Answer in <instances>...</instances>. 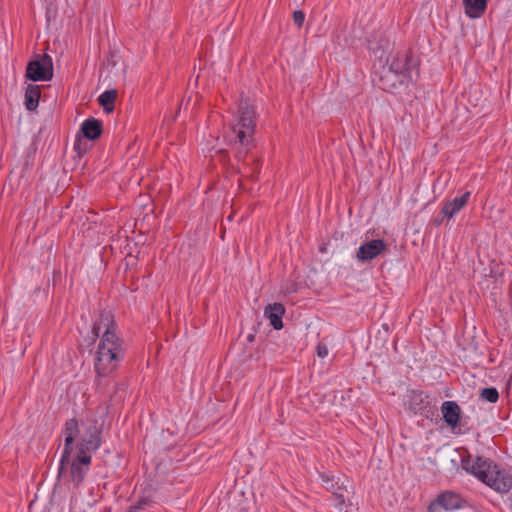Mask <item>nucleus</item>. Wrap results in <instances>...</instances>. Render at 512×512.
<instances>
[{"mask_svg": "<svg viewBox=\"0 0 512 512\" xmlns=\"http://www.w3.org/2000/svg\"><path fill=\"white\" fill-rule=\"evenodd\" d=\"M80 131L83 133L85 138L94 141L101 136L102 121L90 117L81 124Z\"/></svg>", "mask_w": 512, "mask_h": 512, "instance_id": "13", "label": "nucleus"}, {"mask_svg": "<svg viewBox=\"0 0 512 512\" xmlns=\"http://www.w3.org/2000/svg\"><path fill=\"white\" fill-rule=\"evenodd\" d=\"M26 77L34 82L50 80L53 77L52 57L44 54L41 59L29 62Z\"/></svg>", "mask_w": 512, "mask_h": 512, "instance_id": "6", "label": "nucleus"}, {"mask_svg": "<svg viewBox=\"0 0 512 512\" xmlns=\"http://www.w3.org/2000/svg\"><path fill=\"white\" fill-rule=\"evenodd\" d=\"M471 193L465 192L459 197H455L452 200L446 201L441 209V214L447 219H452L468 202Z\"/></svg>", "mask_w": 512, "mask_h": 512, "instance_id": "10", "label": "nucleus"}, {"mask_svg": "<svg viewBox=\"0 0 512 512\" xmlns=\"http://www.w3.org/2000/svg\"><path fill=\"white\" fill-rule=\"evenodd\" d=\"M90 464L91 463L80 462L79 456H75L72 461H70V457H68V462H65V468L62 473H59V475L62 476L69 470L72 482L78 485L83 481L86 473L89 470ZM58 472H60V470Z\"/></svg>", "mask_w": 512, "mask_h": 512, "instance_id": "9", "label": "nucleus"}, {"mask_svg": "<svg viewBox=\"0 0 512 512\" xmlns=\"http://www.w3.org/2000/svg\"><path fill=\"white\" fill-rule=\"evenodd\" d=\"M257 123L255 107L246 98L238 103L237 116L228 135L229 144L238 162H241L245 173L257 180L261 170L260 159L252 154L254 133Z\"/></svg>", "mask_w": 512, "mask_h": 512, "instance_id": "1", "label": "nucleus"}, {"mask_svg": "<svg viewBox=\"0 0 512 512\" xmlns=\"http://www.w3.org/2000/svg\"><path fill=\"white\" fill-rule=\"evenodd\" d=\"M336 500H337V506L343 505L345 503V498L342 494H338L336 491L334 492Z\"/></svg>", "mask_w": 512, "mask_h": 512, "instance_id": "22", "label": "nucleus"}, {"mask_svg": "<svg viewBox=\"0 0 512 512\" xmlns=\"http://www.w3.org/2000/svg\"><path fill=\"white\" fill-rule=\"evenodd\" d=\"M117 97L116 90H106L98 98L100 106L103 107L104 111L109 113L114 109V103Z\"/></svg>", "mask_w": 512, "mask_h": 512, "instance_id": "16", "label": "nucleus"}, {"mask_svg": "<svg viewBox=\"0 0 512 512\" xmlns=\"http://www.w3.org/2000/svg\"><path fill=\"white\" fill-rule=\"evenodd\" d=\"M444 218H445V217H443V215L440 213L437 217H435V218L433 219V223H434V225H435V226H440V225L442 224V222H443V219H444Z\"/></svg>", "mask_w": 512, "mask_h": 512, "instance_id": "23", "label": "nucleus"}, {"mask_svg": "<svg viewBox=\"0 0 512 512\" xmlns=\"http://www.w3.org/2000/svg\"><path fill=\"white\" fill-rule=\"evenodd\" d=\"M508 393H512V386H507Z\"/></svg>", "mask_w": 512, "mask_h": 512, "instance_id": "26", "label": "nucleus"}, {"mask_svg": "<svg viewBox=\"0 0 512 512\" xmlns=\"http://www.w3.org/2000/svg\"><path fill=\"white\" fill-rule=\"evenodd\" d=\"M92 342L100 338L96 357L95 371L98 376H108L123 361L125 348L123 341L117 335V324L109 311L101 312L92 326Z\"/></svg>", "mask_w": 512, "mask_h": 512, "instance_id": "2", "label": "nucleus"}, {"mask_svg": "<svg viewBox=\"0 0 512 512\" xmlns=\"http://www.w3.org/2000/svg\"><path fill=\"white\" fill-rule=\"evenodd\" d=\"M464 468L498 493H507L512 487L511 476L487 459L477 457L472 464H464Z\"/></svg>", "mask_w": 512, "mask_h": 512, "instance_id": "4", "label": "nucleus"}, {"mask_svg": "<svg viewBox=\"0 0 512 512\" xmlns=\"http://www.w3.org/2000/svg\"><path fill=\"white\" fill-rule=\"evenodd\" d=\"M285 314V307L281 303H273L269 304L264 311V315L270 321V325L275 330H280L283 328L282 318Z\"/></svg>", "mask_w": 512, "mask_h": 512, "instance_id": "12", "label": "nucleus"}, {"mask_svg": "<svg viewBox=\"0 0 512 512\" xmlns=\"http://www.w3.org/2000/svg\"><path fill=\"white\" fill-rule=\"evenodd\" d=\"M419 59L411 52H399L390 62L389 70L397 77L401 85L407 86L417 80Z\"/></svg>", "mask_w": 512, "mask_h": 512, "instance_id": "5", "label": "nucleus"}, {"mask_svg": "<svg viewBox=\"0 0 512 512\" xmlns=\"http://www.w3.org/2000/svg\"><path fill=\"white\" fill-rule=\"evenodd\" d=\"M319 477L321 479L322 486L328 491L335 492L338 489V482L335 480V477L332 473L321 472L319 473Z\"/></svg>", "mask_w": 512, "mask_h": 512, "instance_id": "17", "label": "nucleus"}, {"mask_svg": "<svg viewBox=\"0 0 512 512\" xmlns=\"http://www.w3.org/2000/svg\"><path fill=\"white\" fill-rule=\"evenodd\" d=\"M441 412L445 423L455 429L460 420L461 409L456 401H445L441 405Z\"/></svg>", "mask_w": 512, "mask_h": 512, "instance_id": "11", "label": "nucleus"}, {"mask_svg": "<svg viewBox=\"0 0 512 512\" xmlns=\"http://www.w3.org/2000/svg\"><path fill=\"white\" fill-rule=\"evenodd\" d=\"M153 503V499L149 495H143L138 498V500L129 507L132 512H142L147 510L151 504Z\"/></svg>", "mask_w": 512, "mask_h": 512, "instance_id": "18", "label": "nucleus"}, {"mask_svg": "<svg viewBox=\"0 0 512 512\" xmlns=\"http://www.w3.org/2000/svg\"><path fill=\"white\" fill-rule=\"evenodd\" d=\"M62 433L64 449L60 458V473L65 468V462H68L76 440V456L80 457L82 463H91L92 453L96 452L102 444L101 429L95 417H88L80 424L75 418L69 419L66 421Z\"/></svg>", "mask_w": 512, "mask_h": 512, "instance_id": "3", "label": "nucleus"}, {"mask_svg": "<svg viewBox=\"0 0 512 512\" xmlns=\"http://www.w3.org/2000/svg\"><path fill=\"white\" fill-rule=\"evenodd\" d=\"M41 96L40 86L35 84H29L26 87L24 96V105L28 111H35L39 105V99Z\"/></svg>", "mask_w": 512, "mask_h": 512, "instance_id": "14", "label": "nucleus"}, {"mask_svg": "<svg viewBox=\"0 0 512 512\" xmlns=\"http://www.w3.org/2000/svg\"><path fill=\"white\" fill-rule=\"evenodd\" d=\"M464 504L465 501L459 494L452 491H444L429 504L428 512L453 511L462 508Z\"/></svg>", "mask_w": 512, "mask_h": 512, "instance_id": "7", "label": "nucleus"}, {"mask_svg": "<svg viewBox=\"0 0 512 512\" xmlns=\"http://www.w3.org/2000/svg\"><path fill=\"white\" fill-rule=\"evenodd\" d=\"M293 21H294V24L300 28L302 27L304 21H305V14L303 11L301 10H296L293 12Z\"/></svg>", "mask_w": 512, "mask_h": 512, "instance_id": "20", "label": "nucleus"}, {"mask_svg": "<svg viewBox=\"0 0 512 512\" xmlns=\"http://www.w3.org/2000/svg\"><path fill=\"white\" fill-rule=\"evenodd\" d=\"M480 396L482 399L486 400L489 403H495L498 401L499 393L496 388L487 387L481 391Z\"/></svg>", "mask_w": 512, "mask_h": 512, "instance_id": "19", "label": "nucleus"}, {"mask_svg": "<svg viewBox=\"0 0 512 512\" xmlns=\"http://www.w3.org/2000/svg\"><path fill=\"white\" fill-rule=\"evenodd\" d=\"M463 5L469 18H479L487 8V0H463Z\"/></svg>", "mask_w": 512, "mask_h": 512, "instance_id": "15", "label": "nucleus"}, {"mask_svg": "<svg viewBox=\"0 0 512 512\" xmlns=\"http://www.w3.org/2000/svg\"><path fill=\"white\" fill-rule=\"evenodd\" d=\"M126 512H132L130 509H128Z\"/></svg>", "mask_w": 512, "mask_h": 512, "instance_id": "27", "label": "nucleus"}, {"mask_svg": "<svg viewBox=\"0 0 512 512\" xmlns=\"http://www.w3.org/2000/svg\"><path fill=\"white\" fill-rule=\"evenodd\" d=\"M387 249V244L382 239H373L360 245L356 252V259L361 263L369 262Z\"/></svg>", "mask_w": 512, "mask_h": 512, "instance_id": "8", "label": "nucleus"}, {"mask_svg": "<svg viewBox=\"0 0 512 512\" xmlns=\"http://www.w3.org/2000/svg\"><path fill=\"white\" fill-rule=\"evenodd\" d=\"M247 339H248L249 342H252L254 340V335L253 334H249Z\"/></svg>", "mask_w": 512, "mask_h": 512, "instance_id": "25", "label": "nucleus"}, {"mask_svg": "<svg viewBox=\"0 0 512 512\" xmlns=\"http://www.w3.org/2000/svg\"><path fill=\"white\" fill-rule=\"evenodd\" d=\"M318 357L325 358L328 355V348L326 345L319 343L316 348Z\"/></svg>", "mask_w": 512, "mask_h": 512, "instance_id": "21", "label": "nucleus"}, {"mask_svg": "<svg viewBox=\"0 0 512 512\" xmlns=\"http://www.w3.org/2000/svg\"><path fill=\"white\" fill-rule=\"evenodd\" d=\"M80 145H81V141H80V140H78V141H76V142H75V144H74V148H75L76 150L80 151V149H81V148H80Z\"/></svg>", "mask_w": 512, "mask_h": 512, "instance_id": "24", "label": "nucleus"}]
</instances>
